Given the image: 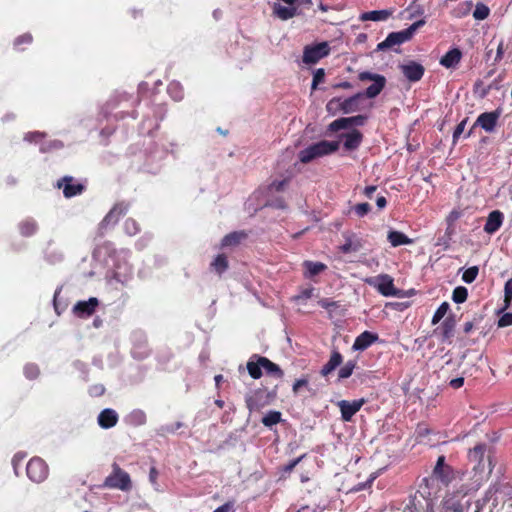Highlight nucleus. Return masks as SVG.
Instances as JSON below:
<instances>
[{"label": "nucleus", "instance_id": "1", "mask_svg": "<svg viewBox=\"0 0 512 512\" xmlns=\"http://www.w3.org/2000/svg\"><path fill=\"white\" fill-rule=\"evenodd\" d=\"M427 482V480H425ZM433 508V498L428 491V485L420 486L413 495H411L405 504L402 512H429Z\"/></svg>", "mask_w": 512, "mask_h": 512}, {"label": "nucleus", "instance_id": "2", "mask_svg": "<svg viewBox=\"0 0 512 512\" xmlns=\"http://www.w3.org/2000/svg\"><path fill=\"white\" fill-rule=\"evenodd\" d=\"M339 148V142L322 140L314 143L299 152V160L309 163L314 159L329 155Z\"/></svg>", "mask_w": 512, "mask_h": 512}, {"label": "nucleus", "instance_id": "3", "mask_svg": "<svg viewBox=\"0 0 512 512\" xmlns=\"http://www.w3.org/2000/svg\"><path fill=\"white\" fill-rule=\"evenodd\" d=\"M426 21L424 19L418 20L409 26L407 29L391 32L388 34L386 39L377 45V51H385L392 48L395 45H401L402 43L410 40L418 28L422 27Z\"/></svg>", "mask_w": 512, "mask_h": 512}, {"label": "nucleus", "instance_id": "4", "mask_svg": "<svg viewBox=\"0 0 512 512\" xmlns=\"http://www.w3.org/2000/svg\"><path fill=\"white\" fill-rule=\"evenodd\" d=\"M104 485L109 488L128 491L131 488V479L127 472L123 471L117 464H113V473L106 478Z\"/></svg>", "mask_w": 512, "mask_h": 512}, {"label": "nucleus", "instance_id": "5", "mask_svg": "<svg viewBox=\"0 0 512 512\" xmlns=\"http://www.w3.org/2000/svg\"><path fill=\"white\" fill-rule=\"evenodd\" d=\"M471 505V497L462 492L448 495L444 500V507L447 511L465 512Z\"/></svg>", "mask_w": 512, "mask_h": 512}, {"label": "nucleus", "instance_id": "6", "mask_svg": "<svg viewBox=\"0 0 512 512\" xmlns=\"http://www.w3.org/2000/svg\"><path fill=\"white\" fill-rule=\"evenodd\" d=\"M363 97H364V94L359 92V93L353 95L352 97H349L343 101L341 100V98H333L326 105L327 111L331 112L332 110L339 107L346 114L354 112V111L358 110L359 101Z\"/></svg>", "mask_w": 512, "mask_h": 512}, {"label": "nucleus", "instance_id": "7", "mask_svg": "<svg viewBox=\"0 0 512 512\" xmlns=\"http://www.w3.org/2000/svg\"><path fill=\"white\" fill-rule=\"evenodd\" d=\"M368 283L375 286L383 296L401 297L403 295L401 290L395 288L393 279L387 274L370 279Z\"/></svg>", "mask_w": 512, "mask_h": 512}, {"label": "nucleus", "instance_id": "8", "mask_svg": "<svg viewBox=\"0 0 512 512\" xmlns=\"http://www.w3.org/2000/svg\"><path fill=\"white\" fill-rule=\"evenodd\" d=\"M330 52L328 42H321L313 46H306L303 51V62L306 64H315L320 59L326 57Z\"/></svg>", "mask_w": 512, "mask_h": 512}, {"label": "nucleus", "instance_id": "9", "mask_svg": "<svg viewBox=\"0 0 512 512\" xmlns=\"http://www.w3.org/2000/svg\"><path fill=\"white\" fill-rule=\"evenodd\" d=\"M28 477L34 482H42L48 474L46 463L40 458L31 459L26 467Z\"/></svg>", "mask_w": 512, "mask_h": 512}, {"label": "nucleus", "instance_id": "10", "mask_svg": "<svg viewBox=\"0 0 512 512\" xmlns=\"http://www.w3.org/2000/svg\"><path fill=\"white\" fill-rule=\"evenodd\" d=\"M500 115L501 112L499 110L484 112L478 116L474 126H480L486 132L492 133L496 128Z\"/></svg>", "mask_w": 512, "mask_h": 512}, {"label": "nucleus", "instance_id": "11", "mask_svg": "<svg viewBox=\"0 0 512 512\" xmlns=\"http://www.w3.org/2000/svg\"><path fill=\"white\" fill-rule=\"evenodd\" d=\"M403 75L411 82L419 81L424 75V67L415 61H408L407 63L399 65Z\"/></svg>", "mask_w": 512, "mask_h": 512}, {"label": "nucleus", "instance_id": "12", "mask_svg": "<svg viewBox=\"0 0 512 512\" xmlns=\"http://www.w3.org/2000/svg\"><path fill=\"white\" fill-rule=\"evenodd\" d=\"M487 450L486 444H477L473 449L469 451V461L474 465V470L478 471H484L486 464H485V453Z\"/></svg>", "mask_w": 512, "mask_h": 512}, {"label": "nucleus", "instance_id": "13", "mask_svg": "<svg viewBox=\"0 0 512 512\" xmlns=\"http://www.w3.org/2000/svg\"><path fill=\"white\" fill-rule=\"evenodd\" d=\"M73 181V177L65 176L57 182V187L63 188V194L66 198L79 195L84 190V185L81 183H74Z\"/></svg>", "mask_w": 512, "mask_h": 512}, {"label": "nucleus", "instance_id": "14", "mask_svg": "<svg viewBox=\"0 0 512 512\" xmlns=\"http://www.w3.org/2000/svg\"><path fill=\"white\" fill-rule=\"evenodd\" d=\"M364 401L354 400L349 402L347 400H341L338 402V406L341 411V417L344 421H350L352 417L360 410Z\"/></svg>", "mask_w": 512, "mask_h": 512}, {"label": "nucleus", "instance_id": "15", "mask_svg": "<svg viewBox=\"0 0 512 512\" xmlns=\"http://www.w3.org/2000/svg\"><path fill=\"white\" fill-rule=\"evenodd\" d=\"M99 301L95 297L89 298L88 301H79L75 304L73 311L80 317L90 316L94 313Z\"/></svg>", "mask_w": 512, "mask_h": 512}, {"label": "nucleus", "instance_id": "16", "mask_svg": "<svg viewBox=\"0 0 512 512\" xmlns=\"http://www.w3.org/2000/svg\"><path fill=\"white\" fill-rule=\"evenodd\" d=\"M496 490L490 488L485 496L476 502L474 512H492V507L495 505Z\"/></svg>", "mask_w": 512, "mask_h": 512}, {"label": "nucleus", "instance_id": "17", "mask_svg": "<svg viewBox=\"0 0 512 512\" xmlns=\"http://www.w3.org/2000/svg\"><path fill=\"white\" fill-rule=\"evenodd\" d=\"M433 474L444 483L450 481L452 469L450 466L445 464V456L441 455L438 457L436 465L433 469Z\"/></svg>", "mask_w": 512, "mask_h": 512}, {"label": "nucleus", "instance_id": "18", "mask_svg": "<svg viewBox=\"0 0 512 512\" xmlns=\"http://www.w3.org/2000/svg\"><path fill=\"white\" fill-rule=\"evenodd\" d=\"M455 326V318L453 316H448L438 327L437 330L439 331L443 342H451V338L454 336Z\"/></svg>", "mask_w": 512, "mask_h": 512}, {"label": "nucleus", "instance_id": "19", "mask_svg": "<svg viewBox=\"0 0 512 512\" xmlns=\"http://www.w3.org/2000/svg\"><path fill=\"white\" fill-rule=\"evenodd\" d=\"M502 222L503 213L499 210H494L487 217L484 225V231L488 234H493L501 227Z\"/></svg>", "mask_w": 512, "mask_h": 512}, {"label": "nucleus", "instance_id": "20", "mask_svg": "<svg viewBox=\"0 0 512 512\" xmlns=\"http://www.w3.org/2000/svg\"><path fill=\"white\" fill-rule=\"evenodd\" d=\"M378 339V335L377 334H373L369 331H364L363 333H361L356 339H355V342L353 344V349L354 350H359V351H363L365 350L366 348H368L371 344H373L374 342H376Z\"/></svg>", "mask_w": 512, "mask_h": 512}, {"label": "nucleus", "instance_id": "21", "mask_svg": "<svg viewBox=\"0 0 512 512\" xmlns=\"http://www.w3.org/2000/svg\"><path fill=\"white\" fill-rule=\"evenodd\" d=\"M117 421L118 415L113 409H104L98 416V424L104 429L115 426Z\"/></svg>", "mask_w": 512, "mask_h": 512}, {"label": "nucleus", "instance_id": "22", "mask_svg": "<svg viewBox=\"0 0 512 512\" xmlns=\"http://www.w3.org/2000/svg\"><path fill=\"white\" fill-rule=\"evenodd\" d=\"M345 243L340 246V250L343 253L357 252L362 248V243L359 238H357L352 233H344Z\"/></svg>", "mask_w": 512, "mask_h": 512}, {"label": "nucleus", "instance_id": "23", "mask_svg": "<svg viewBox=\"0 0 512 512\" xmlns=\"http://www.w3.org/2000/svg\"><path fill=\"white\" fill-rule=\"evenodd\" d=\"M344 140V147L347 150H355L359 147L362 142V133L358 130H352L351 132L342 134Z\"/></svg>", "mask_w": 512, "mask_h": 512}, {"label": "nucleus", "instance_id": "24", "mask_svg": "<svg viewBox=\"0 0 512 512\" xmlns=\"http://www.w3.org/2000/svg\"><path fill=\"white\" fill-rule=\"evenodd\" d=\"M462 53L458 48L449 50L440 60V64L446 68L455 67L461 60Z\"/></svg>", "mask_w": 512, "mask_h": 512}, {"label": "nucleus", "instance_id": "25", "mask_svg": "<svg viewBox=\"0 0 512 512\" xmlns=\"http://www.w3.org/2000/svg\"><path fill=\"white\" fill-rule=\"evenodd\" d=\"M127 207L122 204L115 205L101 222L102 227L117 223L120 216L125 213Z\"/></svg>", "mask_w": 512, "mask_h": 512}, {"label": "nucleus", "instance_id": "26", "mask_svg": "<svg viewBox=\"0 0 512 512\" xmlns=\"http://www.w3.org/2000/svg\"><path fill=\"white\" fill-rule=\"evenodd\" d=\"M342 360V355L338 351L334 350L329 361L322 367L320 371L321 375L324 377L328 376L342 363Z\"/></svg>", "mask_w": 512, "mask_h": 512}, {"label": "nucleus", "instance_id": "27", "mask_svg": "<svg viewBox=\"0 0 512 512\" xmlns=\"http://www.w3.org/2000/svg\"><path fill=\"white\" fill-rule=\"evenodd\" d=\"M392 15L390 10H374L360 15L361 21H385Z\"/></svg>", "mask_w": 512, "mask_h": 512}, {"label": "nucleus", "instance_id": "28", "mask_svg": "<svg viewBox=\"0 0 512 512\" xmlns=\"http://www.w3.org/2000/svg\"><path fill=\"white\" fill-rule=\"evenodd\" d=\"M386 85V78L383 77H376L375 81L365 90L363 93L364 96L367 98H375L377 97L381 91L384 89Z\"/></svg>", "mask_w": 512, "mask_h": 512}, {"label": "nucleus", "instance_id": "29", "mask_svg": "<svg viewBox=\"0 0 512 512\" xmlns=\"http://www.w3.org/2000/svg\"><path fill=\"white\" fill-rule=\"evenodd\" d=\"M258 362L262 366V368L266 370L268 374H272L277 378L283 377L284 373L281 370V368L277 364L270 361L268 358L258 356Z\"/></svg>", "mask_w": 512, "mask_h": 512}, {"label": "nucleus", "instance_id": "30", "mask_svg": "<svg viewBox=\"0 0 512 512\" xmlns=\"http://www.w3.org/2000/svg\"><path fill=\"white\" fill-rule=\"evenodd\" d=\"M387 238L393 247L412 243V239L408 238L404 233L399 231H390Z\"/></svg>", "mask_w": 512, "mask_h": 512}, {"label": "nucleus", "instance_id": "31", "mask_svg": "<svg viewBox=\"0 0 512 512\" xmlns=\"http://www.w3.org/2000/svg\"><path fill=\"white\" fill-rule=\"evenodd\" d=\"M273 11L279 19L288 20L296 15L297 9L295 7H285L280 4H275Z\"/></svg>", "mask_w": 512, "mask_h": 512}, {"label": "nucleus", "instance_id": "32", "mask_svg": "<svg viewBox=\"0 0 512 512\" xmlns=\"http://www.w3.org/2000/svg\"><path fill=\"white\" fill-rule=\"evenodd\" d=\"M303 265L309 277H313L326 269V265L321 262L305 261Z\"/></svg>", "mask_w": 512, "mask_h": 512}, {"label": "nucleus", "instance_id": "33", "mask_svg": "<svg viewBox=\"0 0 512 512\" xmlns=\"http://www.w3.org/2000/svg\"><path fill=\"white\" fill-rule=\"evenodd\" d=\"M281 421V413L279 411H269L263 418L262 423L266 427H271Z\"/></svg>", "mask_w": 512, "mask_h": 512}, {"label": "nucleus", "instance_id": "34", "mask_svg": "<svg viewBox=\"0 0 512 512\" xmlns=\"http://www.w3.org/2000/svg\"><path fill=\"white\" fill-rule=\"evenodd\" d=\"M211 266L215 271L221 275L228 268V261L226 256L223 254L218 255L215 260L211 263Z\"/></svg>", "mask_w": 512, "mask_h": 512}, {"label": "nucleus", "instance_id": "35", "mask_svg": "<svg viewBox=\"0 0 512 512\" xmlns=\"http://www.w3.org/2000/svg\"><path fill=\"white\" fill-rule=\"evenodd\" d=\"M254 357L257 358L256 362H254L253 360H250L247 363V370L252 378L259 379L262 376V371H261L262 366L258 362V356L255 355Z\"/></svg>", "mask_w": 512, "mask_h": 512}, {"label": "nucleus", "instance_id": "36", "mask_svg": "<svg viewBox=\"0 0 512 512\" xmlns=\"http://www.w3.org/2000/svg\"><path fill=\"white\" fill-rule=\"evenodd\" d=\"M351 127L350 120L348 118H339L329 124L328 129L332 132L339 131L341 129H347Z\"/></svg>", "mask_w": 512, "mask_h": 512}, {"label": "nucleus", "instance_id": "37", "mask_svg": "<svg viewBox=\"0 0 512 512\" xmlns=\"http://www.w3.org/2000/svg\"><path fill=\"white\" fill-rule=\"evenodd\" d=\"M490 9L487 5L483 3H478L473 12V17L476 20H484L489 16Z\"/></svg>", "mask_w": 512, "mask_h": 512}, {"label": "nucleus", "instance_id": "38", "mask_svg": "<svg viewBox=\"0 0 512 512\" xmlns=\"http://www.w3.org/2000/svg\"><path fill=\"white\" fill-rule=\"evenodd\" d=\"M468 291L463 286H458L453 290L452 299L455 303H463L467 300Z\"/></svg>", "mask_w": 512, "mask_h": 512}, {"label": "nucleus", "instance_id": "39", "mask_svg": "<svg viewBox=\"0 0 512 512\" xmlns=\"http://www.w3.org/2000/svg\"><path fill=\"white\" fill-rule=\"evenodd\" d=\"M242 238H243L242 233L233 232V233L226 235L222 239L221 244H222V246L235 245V244H238Z\"/></svg>", "mask_w": 512, "mask_h": 512}, {"label": "nucleus", "instance_id": "40", "mask_svg": "<svg viewBox=\"0 0 512 512\" xmlns=\"http://www.w3.org/2000/svg\"><path fill=\"white\" fill-rule=\"evenodd\" d=\"M354 368H355L354 361L346 362L345 365L342 366L338 372L339 379H346V378L350 377L353 373Z\"/></svg>", "mask_w": 512, "mask_h": 512}, {"label": "nucleus", "instance_id": "41", "mask_svg": "<svg viewBox=\"0 0 512 512\" xmlns=\"http://www.w3.org/2000/svg\"><path fill=\"white\" fill-rule=\"evenodd\" d=\"M449 310V304L447 302H443L439 307L438 309L436 310V312L434 313L433 315V318H432V324L435 325L437 324L438 322H440V320L446 315V313L448 312Z\"/></svg>", "mask_w": 512, "mask_h": 512}, {"label": "nucleus", "instance_id": "42", "mask_svg": "<svg viewBox=\"0 0 512 512\" xmlns=\"http://www.w3.org/2000/svg\"><path fill=\"white\" fill-rule=\"evenodd\" d=\"M36 223L32 220L24 221L20 224V231L24 236H30L36 231Z\"/></svg>", "mask_w": 512, "mask_h": 512}, {"label": "nucleus", "instance_id": "43", "mask_svg": "<svg viewBox=\"0 0 512 512\" xmlns=\"http://www.w3.org/2000/svg\"><path fill=\"white\" fill-rule=\"evenodd\" d=\"M478 272H479V268L477 266H472V267H469L468 269H466L462 275V280L465 282V283H472L477 275H478Z\"/></svg>", "mask_w": 512, "mask_h": 512}, {"label": "nucleus", "instance_id": "44", "mask_svg": "<svg viewBox=\"0 0 512 512\" xmlns=\"http://www.w3.org/2000/svg\"><path fill=\"white\" fill-rule=\"evenodd\" d=\"M473 3L472 1H464L458 4L455 9V14L457 17H462L467 15L472 9Z\"/></svg>", "mask_w": 512, "mask_h": 512}, {"label": "nucleus", "instance_id": "45", "mask_svg": "<svg viewBox=\"0 0 512 512\" xmlns=\"http://www.w3.org/2000/svg\"><path fill=\"white\" fill-rule=\"evenodd\" d=\"M324 77L325 71L323 68H319L314 72L313 81L311 85L312 90H315L317 88L318 84L324 80Z\"/></svg>", "mask_w": 512, "mask_h": 512}, {"label": "nucleus", "instance_id": "46", "mask_svg": "<svg viewBox=\"0 0 512 512\" xmlns=\"http://www.w3.org/2000/svg\"><path fill=\"white\" fill-rule=\"evenodd\" d=\"M124 227H125L126 233L129 235H134L139 230L137 222L133 219H127L125 221Z\"/></svg>", "mask_w": 512, "mask_h": 512}, {"label": "nucleus", "instance_id": "47", "mask_svg": "<svg viewBox=\"0 0 512 512\" xmlns=\"http://www.w3.org/2000/svg\"><path fill=\"white\" fill-rule=\"evenodd\" d=\"M371 210V206L369 203H360V204H357L355 207H354V211L355 213L359 216V217H363L365 216L369 211Z\"/></svg>", "mask_w": 512, "mask_h": 512}, {"label": "nucleus", "instance_id": "48", "mask_svg": "<svg viewBox=\"0 0 512 512\" xmlns=\"http://www.w3.org/2000/svg\"><path fill=\"white\" fill-rule=\"evenodd\" d=\"M25 375L29 378V379H34L38 376L39 374V369L36 365L34 364H28L25 366Z\"/></svg>", "mask_w": 512, "mask_h": 512}, {"label": "nucleus", "instance_id": "49", "mask_svg": "<svg viewBox=\"0 0 512 512\" xmlns=\"http://www.w3.org/2000/svg\"><path fill=\"white\" fill-rule=\"evenodd\" d=\"M376 77H383V75L376 74V73H371V72H368V71L360 72L359 75H358L359 80L362 81V82H364V81H372V82H374Z\"/></svg>", "mask_w": 512, "mask_h": 512}, {"label": "nucleus", "instance_id": "50", "mask_svg": "<svg viewBox=\"0 0 512 512\" xmlns=\"http://www.w3.org/2000/svg\"><path fill=\"white\" fill-rule=\"evenodd\" d=\"M505 302L509 305L512 301V278L505 283L504 287Z\"/></svg>", "mask_w": 512, "mask_h": 512}, {"label": "nucleus", "instance_id": "51", "mask_svg": "<svg viewBox=\"0 0 512 512\" xmlns=\"http://www.w3.org/2000/svg\"><path fill=\"white\" fill-rule=\"evenodd\" d=\"M512 325V313H505L498 320L499 327H506Z\"/></svg>", "mask_w": 512, "mask_h": 512}, {"label": "nucleus", "instance_id": "52", "mask_svg": "<svg viewBox=\"0 0 512 512\" xmlns=\"http://www.w3.org/2000/svg\"><path fill=\"white\" fill-rule=\"evenodd\" d=\"M467 123V119L462 120L455 128L453 133V142L455 143L459 136L463 133L465 129V125Z\"/></svg>", "mask_w": 512, "mask_h": 512}, {"label": "nucleus", "instance_id": "53", "mask_svg": "<svg viewBox=\"0 0 512 512\" xmlns=\"http://www.w3.org/2000/svg\"><path fill=\"white\" fill-rule=\"evenodd\" d=\"M307 386H308L307 378L298 379L294 382L292 390H293L294 394H298L302 387H307Z\"/></svg>", "mask_w": 512, "mask_h": 512}, {"label": "nucleus", "instance_id": "54", "mask_svg": "<svg viewBox=\"0 0 512 512\" xmlns=\"http://www.w3.org/2000/svg\"><path fill=\"white\" fill-rule=\"evenodd\" d=\"M350 125L352 126H362L366 121V116L357 115L353 117H349Z\"/></svg>", "mask_w": 512, "mask_h": 512}, {"label": "nucleus", "instance_id": "55", "mask_svg": "<svg viewBox=\"0 0 512 512\" xmlns=\"http://www.w3.org/2000/svg\"><path fill=\"white\" fill-rule=\"evenodd\" d=\"M461 217V213L457 210H453L447 216V223L451 226L455 221H457Z\"/></svg>", "mask_w": 512, "mask_h": 512}, {"label": "nucleus", "instance_id": "56", "mask_svg": "<svg viewBox=\"0 0 512 512\" xmlns=\"http://www.w3.org/2000/svg\"><path fill=\"white\" fill-rule=\"evenodd\" d=\"M287 184V180L284 179V180H280V181H273L270 185V188L275 190V191H282L284 189V187L286 186Z\"/></svg>", "mask_w": 512, "mask_h": 512}, {"label": "nucleus", "instance_id": "57", "mask_svg": "<svg viewBox=\"0 0 512 512\" xmlns=\"http://www.w3.org/2000/svg\"><path fill=\"white\" fill-rule=\"evenodd\" d=\"M318 303L322 308L327 310H331L333 307L337 306L336 302L330 301L329 299H321Z\"/></svg>", "mask_w": 512, "mask_h": 512}, {"label": "nucleus", "instance_id": "58", "mask_svg": "<svg viewBox=\"0 0 512 512\" xmlns=\"http://www.w3.org/2000/svg\"><path fill=\"white\" fill-rule=\"evenodd\" d=\"M304 455L290 461L285 467H284V471L285 472H291L295 466L303 459Z\"/></svg>", "mask_w": 512, "mask_h": 512}, {"label": "nucleus", "instance_id": "59", "mask_svg": "<svg viewBox=\"0 0 512 512\" xmlns=\"http://www.w3.org/2000/svg\"><path fill=\"white\" fill-rule=\"evenodd\" d=\"M44 136L43 133L40 132H30L26 134L25 140L28 142L36 141L38 138H42Z\"/></svg>", "mask_w": 512, "mask_h": 512}, {"label": "nucleus", "instance_id": "60", "mask_svg": "<svg viewBox=\"0 0 512 512\" xmlns=\"http://www.w3.org/2000/svg\"><path fill=\"white\" fill-rule=\"evenodd\" d=\"M31 41L32 36L30 34H24L15 40V45H20L21 43H31Z\"/></svg>", "mask_w": 512, "mask_h": 512}, {"label": "nucleus", "instance_id": "61", "mask_svg": "<svg viewBox=\"0 0 512 512\" xmlns=\"http://www.w3.org/2000/svg\"><path fill=\"white\" fill-rule=\"evenodd\" d=\"M464 384V378L463 377H458V378H455V379H452L450 381V386L454 389H458L460 387H462Z\"/></svg>", "mask_w": 512, "mask_h": 512}, {"label": "nucleus", "instance_id": "62", "mask_svg": "<svg viewBox=\"0 0 512 512\" xmlns=\"http://www.w3.org/2000/svg\"><path fill=\"white\" fill-rule=\"evenodd\" d=\"M105 388L103 385H95L91 388L90 392L94 396H100L104 393Z\"/></svg>", "mask_w": 512, "mask_h": 512}, {"label": "nucleus", "instance_id": "63", "mask_svg": "<svg viewBox=\"0 0 512 512\" xmlns=\"http://www.w3.org/2000/svg\"><path fill=\"white\" fill-rule=\"evenodd\" d=\"M246 405L247 408L252 411L258 409L257 403L254 401L253 397H247L246 398Z\"/></svg>", "mask_w": 512, "mask_h": 512}, {"label": "nucleus", "instance_id": "64", "mask_svg": "<svg viewBox=\"0 0 512 512\" xmlns=\"http://www.w3.org/2000/svg\"><path fill=\"white\" fill-rule=\"evenodd\" d=\"M232 509V505L230 503H225L215 509L213 512H229Z\"/></svg>", "mask_w": 512, "mask_h": 512}]
</instances>
